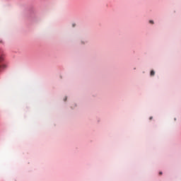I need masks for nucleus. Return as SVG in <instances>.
Returning <instances> with one entry per match:
<instances>
[{"instance_id":"obj_1","label":"nucleus","mask_w":181,"mask_h":181,"mask_svg":"<svg viewBox=\"0 0 181 181\" xmlns=\"http://www.w3.org/2000/svg\"><path fill=\"white\" fill-rule=\"evenodd\" d=\"M4 56V51L1 49H0V63H1V62H3ZM1 67L3 69H5V67H6V66L5 64H3L1 66H0V69H1Z\"/></svg>"},{"instance_id":"obj_2","label":"nucleus","mask_w":181,"mask_h":181,"mask_svg":"<svg viewBox=\"0 0 181 181\" xmlns=\"http://www.w3.org/2000/svg\"><path fill=\"white\" fill-rule=\"evenodd\" d=\"M150 76H155V71H151L150 73Z\"/></svg>"},{"instance_id":"obj_3","label":"nucleus","mask_w":181,"mask_h":181,"mask_svg":"<svg viewBox=\"0 0 181 181\" xmlns=\"http://www.w3.org/2000/svg\"><path fill=\"white\" fill-rule=\"evenodd\" d=\"M149 23H153V21L151 20V21H149Z\"/></svg>"},{"instance_id":"obj_4","label":"nucleus","mask_w":181,"mask_h":181,"mask_svg":"<svg viewBox=\"0 0 181 181\" xmlns=\"http://www.w3.org/2000/svg\"><path fill=\"white\" fill-rule=\"evenodd\" d=\"M74 26H76V25H75V24H73V28H74Z\"/></svg>"},{"instance_id":"obj_5","label":"nucleus","mask_w":181,"mask_h":181,"mask_svg":"<svg viewBox=\"0 0 181 181\" xmlns=\"http://www.w3.org/2000/svg\"><path fill=\"white\" fill-rule=\"evenodd\" d=\"M159 175H162V172H160V173H159Z\"/></svg>"},{"instance_id":"obj_6","label":"nucleus","mask_w":181,"mask_h":181,"mask_svg":"<svg viewBox=\"0 0 181 181\" xmlns=\"http://www.w3.org/2000/svg\"><path fill=\"white\" fill-rule=\"evenodd\" d=\"M152 118H153V117H150V119H152Z\"/></svg>"}]
</instances>
